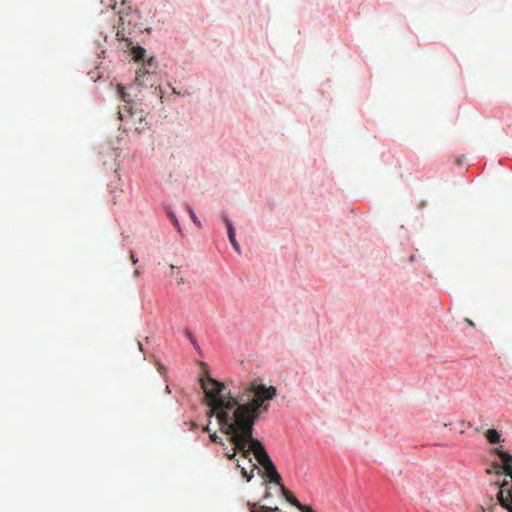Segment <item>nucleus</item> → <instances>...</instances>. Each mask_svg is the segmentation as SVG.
Listing matches in <instances>:
<instances>
[{
    "label": "nucleus",
    "mask_w": 512,
    "mask_h": 512,
    "mask_svg": "<svg viewBox=\"0 0 512 512\" xmlns=\"http://www.w3.org/2000/svg\"><path fill=\"white\" fill-rule=\"evenodd\" d=\"M133 54H134L135 60L139 61L144 58L145 50L141 47H137L134 49Z\"/></svg>",
    "instance_id": "obj_11"
},
{
    "label": "nucleus",
    "mask_w": 512,
    "mask_h": 512,
    "mask_svg": "<svg viewBox=\"0 0 512 512\" xmlns=\"http://www.w3.org/2000/svg\"><path fill=\"white\" fill-rule=\"evenodd\" d=\"M167 215H168L170 221L173 223L174 227L177 229V231L179 233H181V227H180L179 221H178L176 215L174 214V212L171 210H168Z\"/></svg>",
    "instance_id": "obj_7"
},
{
    "label": "nucleus",
    "mask_w": 512,
    "mask_h": 512,
    "mask_svg": "<svg viewBox=\"0 0 512 512\" xmlns=\"http://www.w3.org/2000/svg\"><path fill=\"white\" fill-rule=\"evenodd\" d=\"M465 320H466V322L468 323V325H469V326H471V327H474V326H475V324L473 323V321H471L470 319H468V318H467V319H465Z\"/></svg>",
    "instance_id": "obj_19"
},
{
    "label": "nucleus",
    "mask_w": 512,
    "mask_h": 512,
    "mask_svg": "<svg viewBox=\"0 0 512 512\" xmlns=\"http://www.w3.org/2000/svg\"><path fill=\"white\" fill-rule=\"evenodd\" d=\"M196 426H197V425H196V423H191V427H190V429H191V430H193V429H195V428H196Z\"/></svg>",
    "instance_id": "obj_24"
},
{
    "label": "nucleus",
    "mask_w": 512,
    "mask_h": 512,
    "mask_svg": "<svg viewBox=\"0 0 512 512\" xmlns=\"http://www.w3.org/2000/svg\"><path fill=\"white\" fill-rule=\"evenodd\" d=\"M147 72L146 71H143L142 69H139L137 72H136V78H135V81L137 82L138 85H143L144 84V80L143 78L146 76Z\"/></svg>",
    "instance_id": "obj_10"
},
{
    "label": "nucleus",
    "mask_w": 512,
    "mask_h": 512,
    "mask_svg": "<svg viewBox=\"0 0 512 512\" xmlns=\"http://www.w3.org/2000/svg\"><path fill=\"white\" fill-rule=\"evenodd\" d=\"M203 431H204V432H208V433H209V432H210V427H209V425L205 426V427L203 428Z\"/></svg>",
    "instance_id": "obj_21"
},
{
    "label": "nucleus",
    "mask_w": 512,
    "mask_h": 512,
    "mask_svg": "<svg viewBox=\"0 0 512 512\" xmlns=\"http://www.w3.org/2000/svg\"><path fill=\"white\" fill-rule=\"evenodd\" d=\"M187 335H188V338L191 340L192 344L195 345V340H194L193 335L190 332H188Z\"/></svg>",
    "instance_id": "obj_17"
},
{
    "label": "nucleus",
    "mask_w": 512,
    "mask_h": 512,
    "mask_svg": "<svg viewBox=\"0 0 512 512\" xmlns=\"http://www.w3.org/2000/svg\"><path fill=\"white\" fill-rule=\"evenodd\" d=\"M485 437L490 444H496L501 440V434L496 429H488Z\"/></svg>",
    "instance_id": "obj_6"
},
{
    "label": "nucleus",
    "mask_w": 512,
    "mask_h": 512,
    "mask_svg": "<svg viewBox=\"0 0 512 512\" xmlns=\"http://www.w3.org/2000/svg\"><path fill=\"white\" fill-rule=\"evenodd\" d=\"M494 453L501 459L504 474L512 479V455L500 448H495Z\"/></svg>",
    "instance_id": "obj_4"
},
{
    "label": "nucleus",
    "mask_w": 512,
    "mask_h": 512,
    "mask_svg": "<svg viewBox=\"0 0 512 512\" xmlns=\"http://www.w3.org/2000/svg\"><path fill=\"white\" fill-rule=\"evenodd\" d=\"M223 222L225 223V226L227 228L228 238H229V241H230L232 247L238 254H240L241 249H240L238 242L236 241L235 230H234L232 222L226 216L223 217Z\"/></svg>",
    "instance_id": "obj_5"
},
{
    "label": "nucleus",
    "mask_w": 512,
    "mask_h": 512,
    "mask_svg": "<svg viewBox=\"0 0 512 512\" xmlns=\"http://www.w3.org/2000/svg\"><path fill=\"white\" fill-rule=\"evenodd\" d=\"M118 92H119V96H120V98H121L124 102H128L127 97H128L129 95L125 92L124 88H123V87H121V86H119V87H118Z\"/></svg>",
    "instance_id": "obj_12"
},
{
    "label": "nucleus",
    "mask_w": 512,
    "mask_h": 512,
    "mask_svg": "<svg viewBox=\"0 0 512 512\" xmlns=\"http://www.w3.org/2000/svg\"><path fill=\"white\" fill-rule=\"evenodd\" d=\"M189 215L192 219V221L198 226V227H201V223L199 221V219L197 218V216L195 215L194 211L189 208Z\"/></svg>",
    "instance_id": "obj_13"
},
{
    "label": "nucleus",
    "mask_w": 512,
    "mask_h": 512,
    "mask_svg": "<svg viewBox=\"0 0 512 512\" xmlns=\"http://www.w3.org/2000/svg\"><path fill=\"white\" fill-rule=\"evenodd\" d=\"M112 9L119 14L122 25H136L139 16L138 11L132 9L131 0H115Z\"/></svg>",
    "instance_id": "obj_2"
},
{
    "label": "nucleus",
    "mask_w": 512,
    "mask_h": 512,
    "mask_svg": "<svg viewBox=\"0 0 512 512\" xmlns=\"http://www.w3.org/2000/svg\"><path fill=\"white\" fill-rule=\"evenodd\" d=\"M307 512H315L313 509H306Z\"/></svg>",
    "instance_id": "obj_26"
},
{
    "label": "nucleus",
    "mask_w": 512,
    "mask_h": 512,
    "mask_svg": "<svg viewBox=\"0 0 512 512\" xmlns=\"http://www.w3.org/2000/svg\"><path fill=\"white\" fill-rule=\"evenodd\" d=\"M210 439H211V441H212V442H214V443H220V444H222V438H221V437H219L216 433H212V434L210 433Z\"/></svg>",
    "instance_id": "obj_14"
},
{
    "label": "nucleus",
    "mask_w": 512,
    "mask_h": 512,
    "mask_svg": "<svg viewBox=\"0 0 512 512\" xmlns=\"http://www.w3.org/2000/svg\"><path fill=\"white\" fill-rule=\"evenodd\" d=\"M254 505H255V509H257V510H258V509H260V507H261V506L257 507V504H256V503H254V504H252V505H251V503H248V506H251V507H250V512H252V510L254 509Z\"/></svg>",
    "instance_id": "obj_16"
},
{
    "label": "nucleus",
    "mask_w": 512,
    "mask_h": 512,
    "mask_svg": "<svg viewBox=\"0 0 512 512\" xmlns=\"http://www.w3.org/2000/svg\"><path fill=\"white\" fill-rule=\"evenodd\" d=\"M201 387L210 407L208 415L216 416L220 430L228 433L236 447L248 456L251 451L261 464L270 482L280 486L286 500L301 512L312 509L301 504L298 499L281 484V476L262 443L253 438V427L259 416L268 411L269 401L277 396L275 386H266L262 382L253 381L239 392H225V385L211 377L200 379Z\"/></svg>",
    "instance_id": "obj_1"
},
{
    "label": "nucleus",
    "mask_w": 512,
    "mask_h": 512,
    "mask_svg": "<svg viewBox=\"0 0 512 512\" xmlns=\"http://www.w3.org/2000/svg\"><path fill=\"white\" fill-rule=\"evenodd\" d=\"M130 259H131V262L133 264H136L138 262V259L136 258V256L134 255V253H131L130 255Z\"/></svg>",
    "instance_id": "obj_15"
},
{
    "label": "nucleus",
    "mask_w": 512,
    "mask_h": 512,
    "mask_svg": "<svg viewBox=\"0 0 512 512\" xmlns=\"http://www.w3.org/2000/svg\"><path fill=\"white\" fill-rule=\"evenodd\" d=\"M270 496H271L270 492H266L265 495H264V498L266 499V498H268Z\"/></svg>",
    "instance_id": "obj_25"
},
{
    "label": "nucleus",
    "mask_w": 512,
    "mask_h": 512,
    "mask_svg": "<svg viewBox=\"0 0 512 512\" xmlns=\"http://www.w3.org/2000/svg\"><path fill=\"white\" fill-rule=\"evenodd\" d=\"M139 275H140V270H139V269H136V270L134 271V276H135V277H138Z\"/></svg>",
    "instance_id": "obj_20"
},
{
    "label": "nucleus",
    "mask_w": 512,
    "mask_h": 512,
    "mask_svg": "<svg viewBox=\"0 0 512 512\" xmlns=\"http://www.w3.org/2000/svg\"><path fill=\"white\" fill-rule=\"evenodd\" d=\"M183 282H184V281H183V278H182V277H180V278H178V279H177V283H178V284H182Z\"/></svg>",
    "instance_id": "obj_23"
},
{
    "label": "nucleus",
    "mask_w": 512,
    "mask_h": 512,
    "mask_svg": "<svg viewBox=\"0 0 512 512\" xmlns=\"http://www.w3.org/2000/svg\"><path fill=\"white\" fill-rule=\"evenodd\" d=\"M222 432H223L224 434H226V435H228V436L230 437V442L233 444V447L231 448V450H230V451H228V452L226 453L227 458H228V459H233V458L235 457V455H236V452H237V451L241 452V453H242V456H243L244 458H246V456H244L243 451H241L240 449H238V447H236L235 443L232 441V437H231V435H230V434H228V433H226V432H224V431H222ZM252 453L254 454V452H253V451H251V452L249 453V455L247 456V459H249V463L251 464V467H252V468H251L250 473H248V472H247L246 468L241 467V475H242L244 478H246V480H247L248 482L253 478V476H254V475H253V472H254V470L257 468V465H256L255 463H253L252 458L250 457V455H251Z\"/></svg>",
    "instance_id": "obj_3"
},
{
    "label": "nucleus",
    "mask_w": 512,
    "mask_h": 512,
    "mask_svg": "<svg viewBox=\"0 0 512 512\" xmlns=\"http://www.w3.org/2000/svg\"><path fill=\"white\" fill-rule=\"evenodd\" d=\"M497 498H498V501L500 502V504L503 507H505V508L509 507L508 500H509L510 497L509 496L504 497V493H503L502 489L498 492Z\"/></svg>",
    "instance_id": "obj_8"
},
{
    "label": "nucleus",
    "mask_w": 512,
    "mask_h": 512,
    "mask_svg": "<svg viewBox=\"0 0 512 512\" xmlns=\"http://www.w3.org/2000/svg\"><path fill=\"white\" fill-rule=\"evenodd\" d=\"M118 115H119V119L123 120V117H124V116H123L122 111H119V112H118Z\"/></svg>",
    "instance_id": "obj_22"
},
{
    "label": "nucleus",
    "mask_w": 512,
    "mask_h": 512,
    "mask_svg": "<svg viewBox=\"0 0 512 512\" xmlns=\"http://www.w3.org/2000/svg\"><path fill=\"white\" fill-rule=\"evenodd\" d=\"M187 335H188V338L191 340L192 344L195 345V340H194L193 335L190 332H188Z\"/></svg>",
    "instance_id": "obj_18"
},
{
    "label": "nucleus",
    "mask_w": 512,
    "mask_h": 512,
    "mask_svg": "<svg viewBox=\"0 0 512 512\" xmlns=\"http://www.w3.org/2000/svg\"><path fill=\"white\" fill-rule=\"evenodd\" d=\"M279 508L277 506L275 507H271V506H266V505H261L260 509H253L252 512H276L278 511Z\"/></svg>",
    "instance_id": "obj_9"
}]
</instances>
